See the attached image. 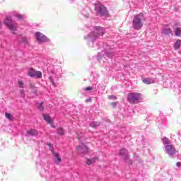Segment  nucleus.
Listing matches in <instances>:
<instances>
[{"instance_id":"obj_12","label":"nucleus","mask_w":181,"mask_h":181,"mask_svg":"<svg viewBox=\"0 0 181 181\" xmlns=\"http://www.w3.org/2000/svg\"><path fill=\"white\" fill-rule=\"evenodd\" d=\"M96 160H98V158H88L86 160V164L87 165H93V163H95V161Z\"/></svg>"},{"instance_id":"obj_10","label":"nucleus","mask_w":181,"mask_h":181,"mask_svg":"<svg viewBox=\"0 0 181 181\" xmlns=\"http://www.w3.org/2000/svg\"><path fill=\"white\" fill-rule=\"evenodd\" d=\"M127 149L122 148L120 151V155L122 156L123 159H129V155L127 154Z\"/></svg>"},{"instance_id":"obj_1","label":"nucleus","mask_w":181,"mask_h":181,"mask_svg":"<svg viewBox=\"0 0 181 181\" xmlns=\"http://www.w3.org/2000/svg\"><path fill=\"white\" fill-rule=\"evenodd\" d=\"M144 22H145V17L144 13H141L134 16L132 21V26L136 30H139L144 26Z\"/></svg>"},{"instance_id":"obj_23","label":"nucleus","mask_w":181,"mask_h":181,"mask_svg":"<svg viewBox=\"0 0 181 181\" xmlns=\"http://www.w3.org/2000/svg\"><path fill=\"white\" fill-rule=\"evenodd\" d=\"M16 16L18 18V21H23V19L24 18L23 16H22L21 14H16Z\"/></svg>"},{"instance_id":"obj_14","label":"nucleus","mask_w":181,"mask_h":181,"mask_svg":"<svg viewBox=\"0 0 181 181\" xmlns=\"http://www.w3.org/2000/svg\"><path fill=\"white\" fill-rule=\"evenodd\" d=\"M27 134H28V136H35V135H37V131L33 130V129L28 130V131L27 132Z\"/></svg>"},{"instance_id":"obj_25","label":"nucleus","mask_w":181,"mask_h":181,"mask_svg":"<svg viewBox=\"0 0 181 181\" xmlns=\"http://www.w3.org/2000/svg\"><path fill=\"white\" fill-rule=\"evenodd\" d=\"M43 108H45V107L43 106V103H41L38 105V110H40V111H43Z\"/></svg>"},{"instance_id":"obj_31","label":"nucleus","mask_w":181,"mask_h":181,"mask_svg":"<svg viewBox=\"0 0 181 181\" xmlns=\"http://www.w3.org/2000/svg\"><path fill=\"white\" fill-rule=\"evenodd\" d=\"M177 166L178 168H180V166H181V163H180V162H177Z\"/></svg>"},{"instance_id":"obj_22","label":"nucleus","mask_w":181,"mask_h":181,"mask_svg":"<svg viewBox=\"0 0 181 181\" xmlns=\"http://www.w3.org/2000/svg\"><path fill=\"white\" fill-rule=\"evenodd\" d=\"M35 77H37V78H42V73L40 71H36Z\"/></svg>"},{"instance_id":"obj_15","label":"nucleus","mask_w":181,"mask_h":181,"mask_svg":"<svg viewBox=\"0 0 181 181\" xmlns=\"http://www.w3.org/2000/svg\"><path fill=\"white\" fill-rule=\"evenodd\" d=\"M180 46H181V40H179L176 41V42L174 44V49H175V50H177L180 49Z\"/></svg>"},{"instance_id":"obj_3","label":"nucleus","mask_w":181,"mask_h":181,"mask_svg":"<svg viewBox=\"0 0 181 181\" xmlns=\"http://www.w3.org/2000/svg\"><path fill=\"white\" fill-rule=\"evenodd\" d=\"M141 100L142 95L140 93H132L127 95V100L130 104H138Z\"/></svg>"},{"instance_id":"obj_30","label":"nucleus","mask_w":181,"mask_h":181,"mask_svg":"<svg viewBox=\"0 0 181 181\" xmlns=\"http://www.w3.org/2000/svg\"><path fill=\"white\" fill-rule=\"evenodd\" d=\"M117 104V103L116 102L112 103V105H113V107H116Z\"/></svg>"},{"instance_id":"obj_2","label":"nucleus","mask_w":181,"mask_h":181,"mask_svg":"<svg viewBox=\"0 0 181 181\" xmlns=\"http://www.w3.org/2000/svg\"><path fill=\"white\" fill-rule=\"evenodd\" d=\"M95 13L98 16H110L107 7L104 5L100 4V2H96L94 4Z\"/></svg>"},{"instance_id":"obj_13","label":"nucleus","mask_w":181,"mask_h":181,"mask_svg":"<svg viewBox=\"0 0 181 181\" xmlns=\"http://www.w3.org/2000/svg\"><path fill=\"white\" fill-rule=\"evenodd\" d=\"M36 74V71L33 69V68H30V70L28 71V75L30 77H35Z\"/></svg>"},{"instance_id":"obj_9","label":"nucleus","mask_w":181,"mask_h":181,"mask_svg":"<svg viewBox=\"0 0 181 181\" xmlns=\"http://www.w3.org/2000/svg\"><path fill=\"white\" fill-rule=\"evenodd\" d=\"M95 30H96V35H95V37H97L98 36H100V35H101L103 36V35H104L105 30H104V28H101V27H95Z\"/></svg>"},{"instance_id":"obj_20","label":"nucleus","mask_w":181,"mask_h":181,"mask_svg":"<svg viewBox=\"0 0 181 181\" xmlns=\"http://www.w3.org/2000/svg\"><path fill=\"white\" fill-rule=\"evenodd\" d=\"M180 33H181L180 28H177L175 31V35L176 36H180Z\"/></svg>"},{"instance_id":"obj_32","label":"nucleus","mask_w":181,"mask_h":181,"mask_svg":"<svg viewBox=\"0 0 181 181\" xmlns=\"http://www.w3.org/2000/svg\"><path fill=\"white\" fill-rule=\"evenodd\" d=\"M88 101L91 102V98H88L86 100V103H88Z\"/></svg>"},{"instance_id":"obj_16","label":"nucleus","mask_w":181,"mask_h":181,"mask_svg":"<svg viewBox=\"0 0 181 181\" xmlns=\"http://www.w3.org/2000/svg\"><path fill=\"white\" fill-rule=\"evenodd\" d=\"M163 33H164V35H168L169 36L170 35H172V29L164 28L163 30Z\"/></svg>"},{"instance_id":"obj_4","label":"nucleus","mask_w":181,"mask_h":181,"mask_svg":"<svg viewBox=\"0 0 181 181\" xmlns=\"http://www.w3.org/2000/svg\"><path fill=\"white\" fill-rule=\"evenodd\" d=\"M5 25L11 30L12 33L15 35V31L18 29V24L15 23L13 21H12V17L6 16L4 21Z\"/></svg>"},{"instance_id":"obj_5","label":"nucleus","mask_w":181,"mask_h":181,"mask_svg":"<svg viewBox=\"0 0 181 181\" xmlns=\"http://www.w3.org/2000/svg\"><path fill=\"white\" fill-rule=\"evenodd\" d=\"M35 37L37 42H40V43H45V42H47L48 38L45 35L42 34L40 32L35 33Z\"/></svg>"},{"instance_id":"obj_29","label":"nucleus","mask_w":181,"mask_h":181,"mask_svg":"<svg viewBox=\"0 0 181 181\" xmlns=\"http://www.w3.org/2000/svg\"><path fill=\"white\" fill-rule=\"evenodd\" d=\"M85 90L86 91H91V90H93V88L91 86H88V87L86 88Z\"/></svg>"},{"instance_id":"obj_27","label":"nucleus","mask_w":181,"mask_h":181,"mask_svg":"<svg viewBox=\"0 0 181 181\" xmlns=\"http://www.w3.org/2000/svg\"><path fill=\"white\" fill-rule=\"evenodd\" d=\"M18 87H20V88H23V82L19 81H18Z\"/></svg>"},{"instance_id":"obj_7","label":"nucleus","mask_w":181,"mask_h":181,"mask_svg":"<svg viewBox=\"0 0 181 181\" xmlns=\"http://www.w3.org/2000/svg\"><path fill=\"white\" fill-rule=\"evenodd\" d=\"M77 150L79 153H82L84 155H86V153H88V147H87L84 144H81L78 147H77Z\"/></svg>"},{"instance_id":"obj_17","label":"nucleus","mask_w":181,"mask_h":181,"mask_svg":"<svg viewBox=\"0 0 181 181\" xmlns=\"http://www.w3.org/2000/svg\"><path fill=\"white\" fill-rule=\"evenodd\" d=\"M5 117L6 118H7V119H8V121H13V116H12V115L6 112L5 113Z\"/></svg>"},{"instance_id":"obj_26","label":"nucleus","mask_w":181,"mask_h":181,"mask_svg":"<svg viewBox=\"0 0 181 181\" xmlns=\"http://www.w3.org/2000/svg\"><path fill=\"white\" fill-rule=\"evenodd\" d=\"M22 42H23V43H25V45L29 44V41L25 37L22 38Z\"/></svg>"},{"instance_id":"obj_11","label":"nucleus","mask_w":181,"mask_h":181,"mask_svg":"<svg viewBox=\"0 0 181 181\" xmlns=\"http://www.w3.org/2000/svg\"><path fill=\"white\" fill-rule=\"evenodd\" d=\"M43 118H44L45 121H46V122H47V124H53V120H52V118H50V116H49L47 115H44Z\"/></svg>"},{"instance_id":"obj_21","label":"nucleus","mask_w":181,"mask_h":181,"mask_svg":"<svg viewBox=\"0 0 181 181\" xmlns=\"http://www.w3.org/2000/svg\"><path fill=\"white\" fill-rule=\"evenodd\" d=\"M58 134L59 135H64V129H63V128L59 127L58 128Z\"/></svg>"},{"instance_id":"obj_18","label":"nucleus","mask_w":181,"mask_h":181,"mask_svg":"<svg viewBox=\"0 0 181 181\" xmlns=\"http://www.w3.org/2000/svg\"><path fill=\"white\" fill-rule=\"evenodd\" d=\"M143 83L145 84H152L153 83V81L151 78H145L143 80Z\"/></svg>"},{"instance_id":"obj_28","label":"nucleus","mask_w":181,"mask_h":181,"mask_svg":"<svg viewBox=\"0 0 181 181\" xmlns=\"http://www.w3.org/2000/svg\"><path fill=\"white\" fill-rule=\"evenodd\" d=\"M109 100H117V97L115 95H112L108 97Z\"/></svg>"},{"instance_id":"obj_6","label":"nucleus","mask_w":181,"mask_h":181,"mask_svg":"<svg viewBox=\"0 0 181 181\" xmlns=\"http://www.w3.org/2000/svg\"><path fill=\"white\" fill-rule=\"evenodd\" d=\"M165 152L168 155L172 156L176 153V148L172 144H168L165 146Z\"/></svg>"},{"instance_id":"obj_8","label":"nucleus","mask_w":181,"mask_h":181,"mask_svg":"<svg viewBox=\"0 0 181 181\" xmlns=\"http://www.w3.org/2000/svg\"><path fill=\"white\" fill-rule=\"evenodd\" d=\"M52 153L54 156V161L55 163H57V165L62 163V158H60V155L54 151H52Z\"/></svg>"},{"instance_id":"obj_24","label":"nucleus","mask_w":181,"mask_h":181,"mask_svg":"<svg viewBox=\"0 0 181 181\" xmlns=\"http://www.w3.org/2000/svg\"><path fill=\"white\" fill-rule=\"evenodd\" d=\"M20 94L22 98H25V90L23 89L20 90Z\"/></svg>"},{"instance_id":"obj_19","label":"nucleus","mask_w":181,"mask_h":181,"mask_svg":"<svg viewBox=\"0 0 181 181\" xmlns=\"http://www.w3.org/2000/svg\"><path fill=\"white\" fill-rule=\"evenodd\" d=\"M163 143L164 145H169V139H168L167 137H163Z\"/></svg>"}]
</instances>
